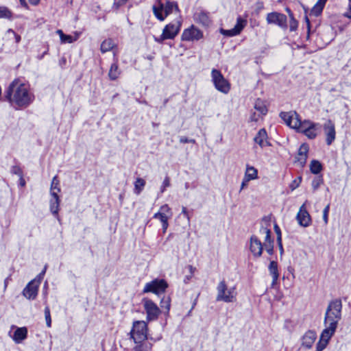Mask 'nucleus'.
Here are the masks:
<instances>
[{
    "instance_id": "bf43d9fd",
    "label": "nucleus",
    "mask_w": 351,
    "mask_h": 351,
    "mask_svg": "<svg viewBox=\"0 0 351 351\" xmlns=\"http://www.w3.org/2000/svg\"><path fill=\"white\" fill-rule=\"evenodd\" d=\"M40 0H29V2L33 5H37Z\"/></svg>"
},
{
    "instance_id": "49530a36",
    "label": "nucleus",
    "mask_w": 351,
    "mask_h": 351,
    "mask_svg": "<svg viewBox=\"0 0 351 351\" xmlns=\"http://www.w3.org/2000/svg\"><path fill=\"white\" fill-rule=\"evenodd\" d=\"M263 247H265V250L269 254H272L274 252V245L273 243H267L263 245Z\"/></svg>"
},
{
    "instance_id": "f257e3e1",
    "label": "nucleus",
    "mask_w": 351,
    "mask_h": 351,
    "mask_svg": "<svg viewBox=\"0 0 351 351\" xmlns=\"http://www.w3.org/2000/svg\"><path fill=\"white\" fill-rule=\"evenodd\" d=\"M341 309L342 303L339 299H335L328 304L324 320L325 328L322 332L316 345V351H323L326 348L341 319Z\"/></svg>"
},
{
    "instance_id": "4468645a",
    "label": "nucleus",
    "mask_w": 351,
    "mask_h": 351,
    "mask_svg": "<svg viewBox=\"0 0 351 351\" xmlns=\"http://www.w3.org/2000/svg\"><path fill=\"white\" fill-rule=\"evenodd\" d=\"M266 20L268 24H275L280 27L287 25V16L282 13L273 12L267 14Z\"/></svg>"
},
{
    "instance_id": "4be33fe9",
    "label": "nucleus",
    "mask_w": 351,
    "mask_h": 351,
    "mask_svg": "<svg viewBox=\"0 0 351 351\" xmlns=\"http://www.w3.org/2000/svg\"><path fill=\"white\" fill-rule=\"evenodd\" d=\"M194 20L202 26L208 27L211 24L209 14L204 11L196 12L194 14Z\"/></svg>"
},
{
    "instance_id": "37998d69",
    "label": "nucleus",
    "mask_w": 351,
    "mask_h": 351,
    "mask_svg": "<svg viewBox=\"0 0 351 351\" xmlns=\"http://www.w3.org/2000/svg\"><path fill=\"white\" fill-rule=\"evenodd\" d=\"M170 186V179L168 176L165 177L160 188L161 193H164L167 187Z\"/></svg>"
},
{
    "instance_id": "680f3d73",
    "label": "nucleus",
    "mask_w": 351,
    "mask_h": 351,
    "mask_svg": "<svg viewBox=\"0 0 351 351\" xmlns=\"http://www.w3.org/2000/svg\"><path fill=\"white\" fill-rule=\"evenodd\" d=\"M274 229H275V231H276V234H277L278 237L279 235H280V236H281V234H280V228H278V226L276 224V225H275V226H274Z\"/></svg>"
},
{
    "instance_id": "5701e85b",
    "label": "nucleus",
    "mask_w": 351,
    "mask_h": 351,
    "mask_svg": "<svg viewBox=\"0 0 351 351\" xmlns=\"http://www.w3.org/2000/svg\"><path fill=\"white\" fill-rule=\"evenodd\" d=\"M267 138V134L266 130L265 129H261L255 136L254 140L261 147H264L270 145Z\"/></svg>"
},
{
    "instance_id": "0eeeda50",
    "label": "nucleus",
    "mask_w": 351,
    "mask_h": 351,
    "mask_svg": "<svg viewBox=\"0 0 351 351\" xmlns=\"http://www.w3.org/2000/svg\"><path fill=\"white\" fill-rule=\"evenodd\" d=\"M168 285L163 279H154V280L145 284L143 293H154L156 295H160L165 292Z\"/></svg>"
},
{
    "instance_id": "7c9ffc66",
    "label": "nucleus",
    "mask_w": 351,
    "mask_h": 351,
    "mask_svg": "<svg viewBox=\"0 0 351 351\" xmlns=\"http://www.w3.org/2000/svg\"><path fill=\"white\" fill-rule=\"evenodd\" d=\"M145 186V181L141 178H137L134 182V192L136 195H139Z\"/></svg>"
},
{
    "instance_id": "423d86ee",
    "label": "nucleus",
    "mask_w": 351,
    "mask_h": 351,
    "mask_svg": "<svg viewBox=\"0 0 351 351\" xmlns=\"http://www.w3.org/2000/svg\"><path fill=\"white\" fill-rule=\"evenodd\" d=\"M212 82L215 88L219 92L227 94L230 90V84L223 77L221 71L213 69L211 71Z\"/></svg>"
},
{
    "instance_id": "bb28decb",
    "label": "nucleus",
    "mask_w": 351,
    "mask_h": 351,
    "mask_svg": "<svg viewBox=\"0 0 351 351\" xmlns=\"http://www.w3.org/2000/svg\"><path fill=\"white\" fill-rule=\"evenodd\" d=\"M117 47V45L111 38L104 40L100 47L101 52L104 53L111 50L114 51V49Z\"/></svg>"
},
{
    "instance_id": "a19ab883",
    "label": "nucleus",
    "mask_w": 351,
    "mask_h": 351,
    "mask_svg": "<svg viewBox=\"0 0 351 351\" xmlns=\"http://www.w3.org/2000/svg\"><path fill=\"white\" fill-rule=\"evenodd\" d=\"M45 317L46 320V324L47 327L50 328L51 326V318L50 315V310L48 306L45 308Z\"/></svg>"
},
{
    "instance_id": "4d7b16f0",
    "label": "nucleus",
    "mask_w": 351,
    "mask_h": 351,
    "mask_svg": "<svg viewBox=\"0 0 351 351\" xmlns=\"http://www.w3.org/2000/svg\"><path fill=\"white\" fill-rule=\"evenodd\" d=\"M305 21L306 23V27L308 29V36H309V32L311 29V23L307 16H305Z\"/></svg>"
},
{
    "instance_id": "e433bc0d",
    "label": "nucleus",
    "mask_w": 351,
    "mask_h": 351,
    "mask_svg": "<svg viewBox=\"0 0 351 351\" xmlns=\"http://www.w3.org/2000/svg\"><path fill=\"white\" fill-rule=\"evenodd\" d=\"M152 346V344L136 345V346L133 348L132 351H150Z\"/></svg>"
},
{
    "instance_id": "f3484780",
    "label": "nucleus",
    "mask_w": 351,
    "mask_h": 351,
    "mask_svg": "<svg viewBox=\"0 0 351 351\" xmlns=\"http://www.w3.org/2000/svg\"><path fill=\"white\" fill-rule=\"evenodd\" d=\"M246 25V21L239 17L237 20V23L234 27L231 29H221L220 32L221 34L226 36H234L241 33L242 29Z\"/></svg>"
},
{
    "instance_id": "774afa93",
    "label": "nucleus",
    "mask_w": 351,
    "mask_h": 351,
    "mask_svg": "<svg viewBox=\"0 0 351 351\" xmlns=\"http://www.w3.org/2000/svg\"><path fill=\"white\" fill-rule=\"evenodd\" d=\"M65 62H66V60L64 58H62V63H65Z\"/></svg>"
},
{
    "instance_id": "e2e57ef3",
    "label": "nucleus",
    "mask_w": 351,
    "mask_h": 351,
    "mask_svg": "<svg viewBox=\"0 0 351 351\" xmlns=\"http://www.w3.org/2000/svg\"><path fill=\"white\" fill-rule=\"evenodd\" d=\"M8 284V278H6L4 280V290H5L7 289Z\"/></svg>"
},
{
    "instance_id": "473e14b6",
    "label": "nucleus",
    "mask_w": 351,
    "mask_h": 351,
    "mask_svg": "<svg viewBox=\"0 0 351 351\" xmlns=\"http://www.w3.org/2000/svg\"><path fill=\"white\" fill-rule=\"evenodd\" d=\"M322 169V164L316 160H313L310 164V170L312 173L318 174Z\"/></svg>"
},
{
    "instance_id": "338daca9",
    "label": "nucleus",
    "mask_w": 351,
    "mask_h": 351,
    "mask_svg": "<svg viewBox=\"0 0 351 351\" xmlns=\"http://www.w3.org/2000/svg\"><path fill=\"white\" fill-rule=\"evenodd\" d=\"M65 62H66V60L64 58H62V63H65Z\"/></svg>"
},
{
    "instance_id": "f704fd0d",
    "label": "nucleus",
    "mask_w": 351,
    "mask_h": 351,
    "mask_svg": "<svg viewBox=\"0 0 351 351\" xmlns=\"http://www.w3.org/2000/svg\"><path fill=\"white\" fill-rule=\"evenodd\" d=\"M12 12L6 7L0 6V18L10 19Z\"/></svg>"
},
{
    "instance_id": "9d476101",
    "label": "nucleus",
    "mask_w": 351,
    "mask_h": 351,
    "mask_svg": "<svg viewBox=\"0 0 351 351\" xmlns=\"http://www.w3.org/2000/svg\"><path fill=\"white\" fill-rule=\"evenodd\" d=\"M143 304L147 313V319L148 321L155 320L158 318L160 311L158 306L151 300L144 298Z\"/></svg>"
},
{
    "instance_id": "b1692460",
    "label": "nucleus",
    "mask_w": 351,
    "mask_h": 351,
    "mask_svg": "<svg viewBox=\"0 0 351 351\" xmlns=\"http://www.w3.org/2000/svg\"><path fill=\"white\" fill-rule=\"evenodd\" d=\"M113 56L115 60V62L112 64L109 72L108 76L111 80H117L121 74V70L119 68L117 64V52L113 51Z\"/></svg>"
},
{
    "instance_id": "5fc2aeb1",
    "label": "nucleus",
    "mask_w": 351,
    "mask_h": 351,
    "mask_svg": "<svg viewBox=\"0 0 351 351\" xmlns=\"http://www.w3.org/2000/svg\"><path fill=\"white\" fill-rule=\"evenodd\" d=\"M349 8H348V10L344 13V16L348 18V19H351V3L349 2Z\"/></svg>"
},
{
    "instance_id": "3c124183",
    "label": "nucleus",
    "mask_w": 351,
    "mask_h": 351,
    "mask_svg": "<svg viewBox=\"0 0 351 351\" xmlns=\"http://www.w3.org/2000/svg\"><path fill=\"white\" fill-rule=\"evenodd\" d=\"M58 193L57 191H53L50 190V195H51V199H60V197L58 195Z\"/></svg>"
},
{
    "instance_id": "393cba45",
    "label": "nucleus",
    "mask_w": 351,
    "mask_h": 351,
    "mask_svg": "<svg viewBox=\"0 0 351 351\" xmlns=\"http://www.w3.org/2000/svg\"><path fill=\"white\" fill-rule=\"evenodd\" d=\"M268 269L270 275L272 277L271 286H274L277 283L279 278L277 262L274 261H271L269 265Z\"/></svg>"
},
{
    "instance_id": "a878e982",
    "label": "nucleus",
    "mask_w": 351,
    "mask_h": 351,
    "mask_svg": "<svg viewBox=\"0 0 351 351\" xmlns=\"http://www.w3.org/2000/svg\"><path fill=\"white\" fill-rule=\"evenodd\" d=\"M27 329L25 327L17 328L12 337L13 340L16 343H21L27 338Z\"/></svg>"
},
{
    "instance_id": "8fccbe9b",
    "label": "nucleus",
    "mask_w": 351,
    "mask_h": 351,
    "mask_svg": "<svg viewBox=\"0 0 351 351\" xmlns=\"http://www.w3.org/2000/svg\"><path fill=\"white\" fill-rule=\"evenodd\" d=\"M180 142L182 143H195L194 139H188L186 137L181 136L180 138Z\"/></svg>"
},
{
    "instance_id": "79ce46f5",
    "label": "nucleus",
    "mask_w": 351,
    "mask_h": 351,
    "mask_svg": "<svg viewBox=\"0 0 351 351\" xmlns=\"http://www.w3.org/2000/svg\"><path fill=\"white\" fill-rule=\"evenodd\" d=\"M330 206L328 204L323 210V220L325 224L328 223V213H329Z\"/></svg>"
},
{
    "instance_id": "39448f33",
    "label": "nucleus",
    "mask_w": 351,
    "mask_h": 351,
    "mask_svg": "<svg viewBox=\"0 0 351 351\" xmlns=\"http://www.w3.org/2000/svg\"><path fill=\"white\" fill-rule=\"evenodd\" d=\"M217 301H223L228 303L236 300V288L234 287L228 288L224 280L219 282L217 287Z\"/></svg>"
},
{
    "instance_id": "9b49d317",
    "label": "nucleus",
    "mask_w": 351,
    "mask_h": 351,
    "mask_svg": "<svg viewBox=\"0 0 351 351\" xmlns=\"http://www.w3.org/2000/svg\"><path fill=\"white\" fill-rule=\"evenodd\" d=\"M280 117L286 125L291 128L297 130L299 125H300L301 121L295 112H282L280 114Z\"/></svg>"
},
{
    "instance_id": "c85d7f7f",
    "label": "nucleus",
    "mask_w": 351,
    "mask_h": 351,
    "mask_svg": "<svg viewBox=\"0 0 351 351\" xmlns=\"http://www.w3.org/2000/svg\"><path fill=\"white\" fill-rule=\"evenodd\" d=\"M57 34L60 36L61 43H72L77 39V36L73 37L70 35L64 34L61 29H58L56 31Z\"/></svg>"
},
{
    "instance_id": "c03bdc74",
    "label": "nucleus",
    "mask_w": 351,
    "mask_h": 351,
    "mask_svg": "<svg viewBox=\"0 0 351 351\" xmlns=\"http://www.w3.org/2000/svg\"><path fill=\"white\" fill-rule=\"evenodd\" d=\"M11 172L12 173L17 175L22 178L23 172L19 166H13L11 169Z\"/></svg>"
},
{
    "instance_id": "6e6d98bb",
    "label": "nucleus",
    "mask_w": 351,
    "mask_h": 351,
    "mask_svg": "<svg viewBox=\"0 0 351 351\" xmlns=\"http://www.w3.org/2000/svg\"><path fill=\"white\" fill-rule=\"evenodd\" d=\"M277 240H278V245H279L280 253L282 254L283 253V247H282V243H281V236L280 235H279L277 237Z\"/></svg>"
},
{
    "instance_id": "6ab92c4d",
    "label": "nucleus",
    "mask_w": 351,
    "mask_h": 351,
    "mask_svg": "<svg viewBox=\"0 0 351 351\" xmlns=\"http://www.w3.org/2000/svg\"><path fill=\"white\" fill-rule=\"evenodd\" d=\"M324 130L326 134V141L328 145H330L335 139L336 132L334 123L328 120L324 125Z\"/></svg>"
},
{
    "instance_id": "c756f323",
    "label": "nucleus",
    "mask_w": 351,
    "mask_h": 351,
    "mask_svg": "<svg viewBox=\"0 0 351 351\" xmlns=\"http://www.w3.org/2000/svg\"><path fill=\"white\" fill-rule=\"evenodd\" d=\"M60 204V199H50L49 208L51 213L55 216H58L59 207Z\"/></svg>"
},
{
    "instance_id": "f8f14e48",
    "label": "nucleus",
    "mask_w": 351,
    "mask_h": 351,
    "mask_svg": "<svg viewBox=\"0 0 351 351\" xmlns=\"http://www.w3.org/2000/svg\"><path fill=\"white\" fill-rule=\"evenodd\" d=\"M181 25V17L176 18L174 22L169 23L165 27L162 32L169 39H173L180 32Z\"/></svg>"
},
{
    "instance_id": "6e6552de",
    "label": "nucleus",
    "mask_w": 351,
    "mask_h": 351,
    "mask_svg": "<svg viewBox=\"0 0 351 351\" xmlns=\"http://www.w3.org/2000/svg\"><path fill=\"white\" fill-rule=\"evenodd\" d=\"M320 128L319 123H314L310 121H304L300 122V125L298 130L303 133L310 139H313L317 136V131Z\"/></svg>"
},
{
    "instance_id": "c9c22d12",
    "label": "nucleus",
    "mask_w": 351,
    "mask_h": 351,
    "mask_svg": "<svg viewBox=\"0 0 351 351\" xmlns=\"http://www.w3.org/2000/svg\"><path fill=\"white\" fill-rule=\"evenodd\" d=\"M50 190L57 191V192H60L61 191L60 187V181L57 176H55L52 179Z\"/></svg>"
},
{
    "instance_id": "7ed1b4c3",
    "label": "nucleus",
    "mask_w": 351,
    "mask_h": 351,
    "mask_svg": "<svg viewBox=\"0 0 351 351\" xmlns=\"http://www.w3.org/2000/svg\"><path fill=\"white\" fill-rule=\"evenodd\" d=\"M153 11L155 16L161 21L171 14H175L176 18L181 17L178 5L174 1H167L165 3H159L158 5L153 6Z\"/></svg>"
},
{
    "instance_id": "20e7f679",
    "label": "nucleus",
    "mask_w": 351,
    "mask_h": 351,
    "mask_svg": "<svg viewBox=\"0 0 351 351\" xmlns=\"http://www.w3.org/2000/svg\"><path fill=\"white\" fill-rule=\"evenodd\" d=\"M130 335L136 345L149 344L148 343H143L147 339V324L145 321L134 322Z\"/></svg>"
},
{
    "instance_id": "ddd939ff",
    "label": "nucleus",
    "mask_w": 351,
    "mask_h": 351,
    "mask_svg": "<svg viewBox=\"0 0 351 351\" xmlns=\"http://www.w3.org/2000/svg\"><path fill=\"white\" fill-rule=\"evenodd\" d=\"M39 285L40 280H31L23 291V296L28 300H34L38 295Z\"/></svg>"
},
{
    "instance_id": "412c9836",
    "label": "nucleus",
    "mask_w": 351,
    "mask_h": 351,
    "mask_svg": "<svg viewBox=\"0 0 351 351\" xmlns=\"http://www.w3.org/2000/svg\"><path fill=\"white\" fill-rule=\"evenodd\" d=\"M308 150L309 147L306 143L302 144L298 149V152L295 158L296 161L302 167H303L306 162Z\"/></svg>"
},
{
    "instance_id": "864d4df0",
    "label": "nucleus",
    "mask_w": 351,
    "mask_h": 351,
    "mask_svg": "<svg viewBox=\"0 0 351 351\" xmlns=\"http://www.w3.org/2000/svg\"><path fill=\"white\" fill-rule=\"evenodd\" d=\"M182 213L184 215V217L187 219L188 221L190 220V217H189V215L187 212V209L186 207H182Z\"/></svg>"
},
{
    "instance_id": "58836bf2",
    "label": "nucleus",
    "mask_w": 351,
    "mask_h": 351,
    "mask_svg": "<svg viewBox=\"0 0 351 351\" xmlns=\"http://www.w3.org/2000/svg\"><path fill=\"white\" fill-rule=\"evenodd\" d=\"M323 182L322 176L315 177L312 181V187L314 191H316Z\"/></svg>"
},
{
    "instance_id": "cd10ccee",
    "label": "nucleus",
    "mask_w": 351,
    "mask_h": 351,
    "mask_svg": "<svg viewBox=\"0 0 351 351\" xmlns=\"http://www.w3.org/2000/svg\"><path fill=\"white\" fill-rule=\"evenodd\" d=\"M244 178L248 180H253L258 178V171L254 167L247 165Z\"/></svg>"
},
{
    "instance_id": "a18cd8bd",
    "label": "nucleus",
    "mask_w": 351,
    "mask_h": 351,
    "mask_svg": "<svg viewBox=\"0 0 351 351\" xmlns=\"http://www.w3.org/2000/svg\"><path fill=\"white\" fill-rule=\"evenodd\" d=\"M301 177H299L298 179L294 180L290 184V188L292 191L298 188L301 182Z\"/></svg>"
},
{
    "instance_id": "052dcab7",
    "label": "nucleus",
    "mask_w": 351,
    "mask_h": 351,
    "mask_svg": "<svg viewBox=\"0 0 351 351\" xmlns=\"http://www.w3.org/2000/svg\"><path fill=\"white\" fill-rule=\"evenodd\" d=\"M327 0H318V1L316 3L318 5H320L321 6L324 7Z\"/></svg>"
},
{
    "instance_id": "0e129e2a",
    "label": "nucleus",
    "mask_w": 351,
    "mask_h": 351,
    "mask_svg": "<svg viewBox=\"0 0 351 351\" xmlns=\"http://www.w3.org/2000/svg\"><path fill=\"white\" fill-rule=\"evenodd\" d=\"M165 303L167 304V306H166L167 309L169 310V306H170V303H169V299L167 301H165Z\"/></svg>"
},
{
    "instance_id": "69168bd1",
    "label": "nucleus",
    "mask_w": 351,
    "mask_h": 351,
    "mask_svg": "<svg viewBox=\"0 0 351 351\" xmlns=\"http://www.w3.org/2000/svg\"><path fill=\"white\" fill-rule=\"evenodd\" d=\"M45 270H46V267H45L44 270L43 271V272L41 274H40V276L44 275L45 272Z\"/></svg>"
},
{
    "instance_id": "de8ad7c7",
    "label": "nucleus",
    "mask_w": 351,
    "mask_h": 351,
    "mask_svg": "<svg viewBox=\"0 0 351 351\" xmlns=\"http://www.w3.org/2000/svg\"><path fill=\"white\" fill-rule=\"evenodd\" d=\"M169 38L165 36V34L163 32L159 37H154L155 41L158 43H162L165 40Z\"/></svg>"
},
{
    "instance_id": "1a4fd4ad",
    "label": "nucleus",
    "mask_w": 351,
    "mask_h": 351,
    "mask_svg": "<svg viewBox=\"0 0 351 351\" xmlns=\"http://www.w3.org/2000/svg\"><path fill=\"white\" fill-rule=\"evenodd\" d=\"M172 217L171 209L167 204H164L160 208V210L153 216L154 219H159L162 223V231L165 233L169 226L168 219Z\"/></svg>"
},
{
    "instance_id": "13d9d810",
    "label": "nucleus",
    "mask_w": 351,
    "mask_h": 351,
    "mask_svg": "<svg viewBox=\"0 0 351 351\" xmlns=\"http://www.w3.org/2000/svg\"><path fill=\"white\" fill-rule=\"evenodd\" d=\"M19 1H20L21 5L23 7H24L25 8H28V5H27V3L26 0H19Z\"/></svg>"
},
{
    "instance_id": "72a5a7b5",
    "label": "nucleus",
    "mask_w": 351,
    "mask_h": 351,
    "mask_svg": "<svg viewBox=\"0 0 351 351\" xmlns=\"http://www.w3.org/2000/svg\"><path fill=\"white\" fill-rule=\"evenodd\" d=\"M260 232L263 234H265L263 245L267 243H273V241L271 239V230L269 228L262 227L260 230Z\"/></svg>"
},
{
    "instance_id": "aec40b11",
    "label": "nucleus",
    "mask_w": 351,
    "mask_h": 351,
    "mask_svg": "<svg viewBox=\"0 0 351 351\" xmlns=\"http://www.w3.org/2000/svg\"><path fill=\"white\" fill-rule=\"evenodd\" d=\"M317 338L315 331L308 330L302 338L301 347L305 349H311Z\"/></svg>"
},
{
    "instance_id": "dca6fc26",
    "label": "nucleus",
    "mask_w": 351,
    "mask_h": 351,
    "mask_svg": "<svg viewBox=\"0 0 351 351\" xmlns=\"http://www.w3.org/2000/svg\"><path fill=\"white\" fill-rule=\"evenodd\" d=\"M296 219L301 226L308 227L310 226L311 219L309 213L306 210L305 203L300 206Z\"/></svg>"
},
{
    "instance_id": "f03ea898",
    "label": "nucleus",
    "mask_w": 351,
    "mask_h": 351,
    "mask_svg": "<svg viewBox=\"0 0 351 351\" xmlns=\"http://www.w3.org/2000/svg\"><path fill=\"white\" fill-rule=\"evenodd\" d=\"M6 97L19 107H27L34 99V96L29 92L27 86L20 83L18 80H14L9 86Z\"/></svg>"
},
{
    "instance_id": "2eb2a0df",
    "label": "nucleus",
    "mask_w": 351,
    "mask_h": 351,
    "mask_svg": "<svg viewBox=\"0 0 351 351\" xmlns=\"http://www.w3.org/2000/svg\"><path fill=\"white\" fill-rule=\"evenodd\" d=\"M203 36L202 32L194 25L184 30L182 34V40L186 41L198 40Z\"/></svg>"
},
{
    "instance_id": "4c0bfd02",
    "label": "nucleus",
    "mask_w": 351,
    "mask_h": 351,
    "mask_svg": "<svg viewBox=\"0 0 351 351\" xmlns=\"http://www.w3.org/2000/svg\"><path fill=\"white\" fill-rule=\"evenodd\" d=\"M323 8L324 7L323 6H321L320 5H318V4H315L311 9V13L310 14H312L315 16H319L322 10H323Z\"/></svg>"
},
{
    "instance_id": "09e8293b",
    "label": "nucleus",
    "mask_w": 351,
    "mask_h": 351,
    "mask_svg": "<svg viewBox=\"0 0 351 351\" xmlns=\"http://www.w3.org/2000/svg\"><path fill=\"white\" fill-rule=\"evenodd\" d=\"M7 34H12L15 38V41L16 43H19L21 41V36L16 34L12 29H10L7 31Z\"/></svg>"
},
{
    "instance_id": "603ef678",
    "label": "nucleus",
    "mask_w": 351,
    "mask_h": 351,
    "mask_svg": "<svg viewBox=\"0 0 351 351\" xmlns=\"http://www.w3.org/2000/svg\"><path fill=\"white\" fill-rule=\"evenodd\" d=\"M250 180H247L246 178H243V181L241 182V189L240 191L244 189L247 186Z\"/></svg>"
},
{
    "instance_id": "2f4dec72",
    "label": "nucleus",
    "mask_w": 351,
    "mask_h": 351,
    "mask_svg": "<svg viewBox=\"0 0 351 351\" xmlns=\"http://www.w3.org/2000/svg\"><path fill=\"white\" fill-rule=\"evenodd\" d=\"M254 108L261 114H265L267 112V108L264 101L260 99H256L254 104Z\"/></svg>"
},
{
    "instance_id": "a211bd4d",
    "label": "nucleus",
    "mask_w": 351,
    "mask_h": 351,
    "mask_svg": "<svg viewBox=\"0 0 351 351\" xmlns=\"http://www.w3.org/2000/svg\"><path fill=\"white\" fill-rule=\"evenodd\" d=\"M250 250L255 258L260 257L263 250V244L260 239L255 235L250 238Z\"/></svg>"
},
{
    "instance_id": "ea45409f",
    "label": "nucleus",
    "mask_w": 351,
    "mask_h": 351,
    "mask_svg": "<svg viewBox=\"0 0 351 351\" xmlns=\"http://www.w3.org/2000/svg\"><path fill=\"white\" fill-rule=\"evenodd\" d=\"M290 16V22H289V28L290 31L293 32L297 29L298 28V21L294 19L292 14H289Z\"/></svg>"
}]
</instances>
